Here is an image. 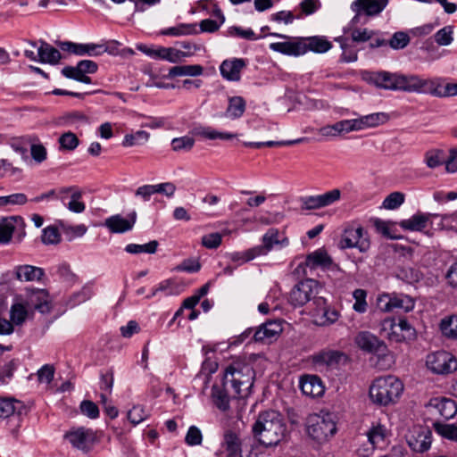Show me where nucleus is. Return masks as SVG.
<instances>
[{"instance_id":"obj_29","label":"nucleus","mask_w":457,"mask_h":457,"mask_svg":"<svg viewBox=\"0 0 457 457\" xmlns=\"http://www.w3.org/2000/svg\"><path fill=\"white\" fill-rule=\"evenodd\" d=\"M191 134L195 137H199L210 140H229L237 137V134L234 133L220 132L211 127L206 126H196L193 128L191 130Z\"/></svg>"},{"instance_id":"obj_35","label":"nucleus","mask_w":457,"mask_h":457,"mask_svg":"<svg viewBox=\"0 0 457 457\" xmlns=\"http://www.w3.org/2000/svg\"><path fill=\"white\" fill-rule=\"evenodd\" d=\"M228 387L214 385L212 388V398L214 405L220 411H226L229 409Z\"/></svg>"},{"instance_id":"obj_11","label":"nucleus","mask_w":457,"mask_h":457,"mask_svg":"<svg viewBox=\"0 0 457 457\" xmlns=\"http://www.w3.org/2000/svg\"><path fill=\"white\" fill-rule=\"evenodd\" d=\"M354 344L362 352L371 354L385 353L386 343L370 331H360L354 337Z\"/></svg>"},{"instance_id":"obj_39","label":"nucleus","mask_w":457,"mask_h":457,"mask_svg":"<svg viewBox=\"0 0 457 457\" xmlns=\"http://www.w3.org/2000/svg\"><path fill=\"white\" fill-rule=\"evenodd\" d=\"M198 30L196 29V24H188V23H180L177 26L162 29L160 34L162 36H172V37H180L187 35H195L197 34Z\"/></svg>"},{"instance_id":"obj_47","label":"nucleus","mask_w":457,"mask_h":457,"mask_svg":"<svg viewBox=\"0 0 457 457\" xmlns=\"http://www.w3.org/2000/svg\"><path fill=\"white\" fill-rule=\"evenodd\" d=\"M434 428L437 434L445 438L457 441V426L454 424L434 423Z\"/></svg>"},{"instance_id":"obj_34","label":"nucleus","mask_w":457,"mask_h":457,"mask_svg":"<svg viewBox=\"0 0 457 457\" xmlns=\"http://www.w3.org/2000/svg\"><path fill=\"white\" fill-rule=\"evenodd\" d=\"M203 72L204 68L199 64L173 66L170 69L167 78L173 79L175 77L183 76L197 77L202 75Z\"/></svg>"},{"instance_id":"obj_52","label":"nucleus","mask_w":457,"mask_h":457,"mask_svg":"<svg viewBox=\"0 0 457 457\" xmlns=\"http://www.w3.org/2000/svg\"><path fill=\"white\" fill-rule=\"evenodd\" d=\"M453 27L445 26L434 35L435 42L438 46H449L453 40Z\"/></svg>"},{"instance_id":"obj_17","label":"nucleus","mask_w":457,"mask_h":457,"mask_svg":"<svg viewBox=\"0 0 457 457\" xmlns=\"http://www.w3.org/2000/svg\"><path fill=\"white\" fill-rule=\"evenodd\" d=\"M282 323L278 320H269L261 325L253 333V338L255 342L271 343L276 340L282 332Z\"/></svg>"},{"instance_id":"obj_7","label":"nucleus","mask_w":457,"mask_h":457,"mask_svg":"<svg viewBox=\"0 0 457 457\" xmlns=\"http://www.w3.org/2000/svg\"><path fill=\"white\" fill-rule=\"evenodd\" d=\"M27 43L33 49H25L24 55L30 61L56 65L62 58L60 51L45 40H39V46L36 41L28 40Z\"/></svg>"},{"instance_id":"obj_25","label":"nucleus","mask_w":457,"mask_h":457,"mask_svg":"<svg viewBox=\"0 0 457 457\" xmlns=\"http://www.w3.org/2000/svg\"><path fill=\"white\" fill-rule=\"evenodd\" d=\"M270 48L287 55H302L306 53V48L301 39L297 41L276 42L270 45Z\"/></svg>"},{"instance_id":"obj_27","label":"nucleus","mask_w":457,"mask_h":457,"mask_svg":"<svg viewBox=\"0 0 457 457\" xmlns=\"http://www.w3.org/2000/svg\"><path fill=\"white\" fill-rule=\"evenodd\" d=\"M29 314H33V310H29L28 305L21 299H18L11 305L10 320L15 326H22L26 322Z\"/></svg>"},{"instance_id":"obj_31","label":"nucleus","mask_w":457,"mask_h":457,"mask_svg":"<svg viewBox=\"0 0 457 457\" xmlns=\"http://www.w3.org/2000/svg\"><path fill=\"white\" fill-rule=\"evenodd\" d=\"M223 452L226 453V457H237L241 453V443L237 435L233 432L224 435L220 453Z\"/></svg>"},{"instance_id":"obj_38","label":"nucleus","mask_w":457,"mask_h":457,"mask_svg":"<svg viewBox=\"0 0 457 457\" xmlns=\"http://www.w3.org/2000/svg\"><path fill=\"white\" fill-rule=\"evenodd\" d=\"M246 103L242 96L228 98V105L226 109V116L235 120L240 118L245 111Z\"/></svg>"},{"instance_id":"obj_37","label":"nucleus","mask_w":457,"mask_h":457,"mask_svg":"<svg viewBox=\"0 0 457 457\" xmlns=\"http://www.w3.org/2000/svg\"><path fill=\"white\" fill-rule=\"evenodd\" d=\"M158 59L164 60L171 63L181 62L187 57L191 56V53H185L174 47L158 46Z\"/></svg>"},{"instance_id":"obj_23","label":"nucleus","mask_w":457,"mask_h":457,"mask_svg":"<svg viewBox=\"0 0 457 457\" xmlns=\"http://www.w3.org/2000/svg\"><path fill=\"white\" fill-rule=\"evenodd\" d=\"M245 66V62L243 59L226 60L222 62L220 67L222 77L230 81H238L240 79V73Z\"/></svg>"},{"instance_id":"obj_22","label":"nucleus","mask_w":457,"mask_h":457,"mask_svg":"<svg viewBox=\"0 0 457 457\" xmlns=\"http://www.w3.org/2000/svg\"><path fill=\"white\" fill-rule=\"evenodd\" d=\"M438 217L439 215L436 213L419 212L411 218L401 220L399 225L405 230L423 231L429 223L433 224L434 219Z\"/></svg>"},{"instance_id":"obj_55","label":"nucleus","mask_w":457,"mask_h":457,"mask_svg":"<svg viewBox=\"0 0 457 457\" xmlns=\"http://www.w3.org/2000/svg\"><path fill=\"white\" fill-rule=\"evenodd\" d=\"M353 296L355 300V303L353 305V309L359 313H364L367 311V293L363 289H355L353 293Z\"/></svg>"},{"instance_id":"obj_4","label":"nucleus","mask_w":457,"mask_h":457,"mask_svg":"<svg viewBox=\"0 0 457 457\" xmlns=\"http://www.w3.org/2000/svg\"><path fill=\"white\" fill-rule=\"evenodd\" d=\"M403 391V384L395 376L376 378L370 386V398L373 403L387 406L396 403Z\"/></svg>"},{"instance_id":"obj_40","label":"nucleus","mask_w":457,"mask_h":457,"mask_svg":"<svg viewBox=\"0 0 457 457\" xmlns=\"http://www.w3.org/2000/svg\"><path fill=\"white\" fill-rule=\"evenodd\" d=\"M17 217H6L0 220V243L7 244L11 241Z\"/></svg>"},{"instance_id":"obj_1","label":"nucleus","mask_w":457,"mask_h":457,"mask_svg":"<svg viewBox=\"0 0 457 457\" xmlns=\"http://www.w3.org/2000/svg\"><path fill=\"white\" fill-rule=\"evenodd\" d=\"M254 437L264 446L278 445L287 435V425L282 415L273 410L261 412L253 426Z\"/></svg>"},{"instance_id":"obj_30","label":"nucleus","mask_w":457,"mask_h":457,"mask_svg":"<svg viewBox=\"0 0 457 457\" xmlns=\"http://www.w3.org/2000/svg\"><path fill=\"white\" fill-rule=\"evenodd\" d=\"M332 259L323 249H319L307 255L304 265L311 270L318 267L329 268L332 265Z\"/></svg>"},{"instance_id":"obj_14","label":"nucleus","mask_w":457,"mask_h":457,"mask_svg":"<svg viewBox=\"0 0 457 457\" xmlns=\"http://www.w3.org/2000/svg\"><path fill=\"white\" fill-rule=\"evenodd\" d=\"M29 310H37L40 313H49L52 309L51 298L46 289L29 288L27 289V297L23 300Z\"/></svg>"},{"instance_id":"obj_8","label":"nucleus","mask_w":457,"mask_h":457,"mask_svg":"<svg viewBox=\"0 0 457 457\" xmlns=\"http://www.w3.org/2000/svg\"><path fill=\"white\" fill-rule=\"evenodd\" d=\"M339 247L341 249L357 248L361 253H366L370 247V242L361 226H347L342 234Z\"/></svg>"},{"instance_id":"obj_9","label":"nucleus","mask_w":457,"mask_h":457,"mask_svg":"<svg viewBox=\"0 0 457 457\" xmlns=\"http://www.w3.org/2000/svg\"><path fill=\"white\" fill-rule=\"evenodd\" d=\"M388 0H354L350 8L354 16L351 22L357 24L361 17H374L378 15L386 7Z\"/></svg>"},{"instance_id":"obj_32","label":"nucleus","mask_w":457,"mask_h":457,"mask_svg":"<svg viewBox=\"0 0 457 457\" xmlns=\"http://www.w3.org/2000/svg\"><path fill=\"white\" fill-rule=\"evenodd\" d=\"M301 41L306 48V53L312 51L314 53L322 54L328 52L332 47L331 42L323 36L309 37L302 38Z\"/></svg>"},{"instance_id":"obj_16","label":"nucleus","mask_w":457,"mask_h":457,"mask_svg":"<svg viewBox=\"0 0 457 457\" xmlns=\"http://www.w3.org/2000/svg\"><path fill=\"white\" fill-rule=\"evenodd\" d=\"M315 306L314 317L318 325L329 326L339 319V312L328 306L324 297L315 299Z\"/></svg>"},{"instance_id":"obj_53","label":"nucleus","mask_w":457,"mask_h":457,"mask_svg":"<svg viewBox=\"0 0 457 457\" xmlns=\"http://www.w3.org/2000/svg\"><path fill=\"white\" fill-rule=\"evenodd\" d=\"M42 242L45 245H56L61 242V235L54 226H48L42 231Z\"/></svg>"},{"instance_id":"obj_56","label":"nucleus","mask_w":457,"mask_h":457,"mask_svg":"<svg viewBox=\"0 0 457 457\" xmlns=\"http://www.w3.org/2000/svg\"><path fill=\"white\" fill-rule=\"evenodd\" d=\"M345 132L343 120L338 121L333 125H328L319 129V134L325 137H332Z\"/></svg>"},{"instance_id":"obj_26","label":"nucleus","mask_w":457,"mask_h":457,"mask_svg":"<svg viewBox=\"0 0 457 457\" xmlns=\"http://www.w3.org/2000/svg\"><path fill=\"white\" fill-rule=\"evenodd\" d=\"M15 277L20 281H39L45 275L42 268L24 264L15 267Z\"/></svg>"},{"instance_id":"obj_6","label":"nucleus","mask_w":457,"mask_h":457,"mask_svg":"<svg viewBox=\"0 0 457 457\" xmlns=\"http://www.w3.org/2000/svg\"><path fill=\"white\" fill-rule=\"evenodd\" d=\"M321 289L317 280L309 278L300 281L291 290L288 301L294 307L303 306L311 301L315 304V299L320 297L319 294Z\"/></svg>"},{"instance_id":"obj_63","label":"nucleus","mask_w":457,"mask_h":457,"mask_svg":"<svg viewBox=\"0 0 457 457\" xmlns=\"http://www.w3.org/2000/svg\"><path fill=\"white\" fill-rule=\"evenodd\" d=\"M410 42L409 36L403 31L395 32L392 38L389 41V46L393 49H403Z\"/></svg>"},{"instance_id":"obj_57","label":"nucleus","mask_w":457,"mask_h":457,"mask_svg":"<svg viewBox=\"0 0 457 457\" xmlns=\"http://www.w3.org/2000/svg\"><path fill=\"white\" fill-rule=\"evenodd\" d=\"M80 412L91 420L97 419L99 417L98 406L90 400H83L79 404Z\"/></svg>"},{"instance_id":"obj_42","label":"nucleus","mask_w":457,"mask_h":457,"mask_svg":"<svg viewBox=\"0 0 457 457\" xmlns=\"http://www.w3.org/2000/svg\"><path fill=\"white\" fill-rule=\"evenodd\" d=\"M442 334L451 339H457V315L445 318L440 322Z\"/></svg>"},{"instance_id":"obj_15","label":"nucleus","mask_w":457,"mask_h":457,"mask_svg":"<svg viewBox=\"0 0 457 457\" xmlns=\"http://www.w3.org/2000/svg\"><path fill=\"white\" fill-rule=\"evenodd\" d=\"M312 362L320 367L336 369L347 361V356L341 351L325 349L312 355Z\"/></svg>"},{"instance_id":"obj_28","label":"nucleus","mask_w":457,"mask_h":457,"mask_svg":"<svg viewBox=\"0 0 457 457\" xmlns=\"http://www.w3.org/2000/svg\"><path fill=\"white\" fill-rule=\"evenodd\" d=\"M70 443L78 449H85L87 444L93 440L94 434L91 429L79 428L70 431L65 436Z\"/></svg>"},{"instance_id":"obj_13","label":"nucleus","mask_w":457,"mask_h":457,"mask_svg":"<svg viewBox=\"0 0 457 457\" xmlns=\"http://www.w3.org/2000/svg\"><path fill=\"white\" fill-rule=\"evenodd\" d=\"M406 441L414 452H426L431 445V431L425 427L414 426L406 435Z\"/></svg>"},{"instance_id":"obj_2","label":"nucleus","mask_w":457,"mask_h":457,"mask_svg":"<svg viewBox=\"0 0 457 457\" xmlns=\"http://www.w3.org/2000/svg\"><path fill=\"white\" fill-rule=\"evenodd\" d=\"M365 79L377 87L386 90L420 93L421 78L418 75H403L379 71L368 72Z\"/></svg>"},{"instance_id":"obj_24","label":"nucleus","mask_w":457,"mask_h":457,"mask_svg":"<svg viewBox=\"0 0 457 457\" xmlns=\"http://www.w3.org/2000/svg\"><path fill=\"white\" fill-rule=\"evenodd\" d=\"M300 388L303 394L312 396L319 397L324 393V386L321 379L315 375H307L301 378Z\"/></svg>"},{"instance_id":"obj_54","label":"nucleus","mask_w":457,"mask_h":457,"mask_svg":"<svg viewBox=\"0 0 457 457\" xmlns=\"http://www.w3.org/2000/svg\"><path fill=\"white\" fill-rule=\"evenodd\" d=\"M195 145V139L188 136L176 137L171 140V148L175 152L190 151Z\"/></svg>"},{"instance_id":"obj_3","label":"nucleus","mask_w":457,"mask_h":457,"mask_svg":"<svg viewBox=\"0 0 457 457\" xmlns=\"http://www.w3.org/2000/svg\"><path fill=\"white\" fill-rule=\"evenodd\" d=\"M253 377L254 371L251 365L236 361L226 368L223 386L233 389L234 397L244 398L250 394Z\"/></svg>"},{"instance_id":"obj_33","label":"nucleus","mask_w":457,"mask_h":457,"mask_svg":"<svg viewBox=\"0 0 457 457\" xmlns=\"http://www.w3.org/2000/svg\"><path fill=\"white\" fill-rule=\"evenodd\" d=\"M22 143L30 144V154L32 159L37 163H41L47 158V151L42 144H37L38 138L36 137L26 136L19 138Z\"/></svg>"},{"instance_id":"obj_5","label":"nucleus","mask_w":457,"mask_h":457,"mask_svg":"<svg viewBox=\"0 0 457 457\" xmlns=\"http://www.w3.org/2000/svg\"><path fill=\"white\" fill-rule=\"evenodd\" d=\"M337 432V425L332 414H312L307 420V433L318 443L329 440Z\"/></svg>"},{"instance_id":"obj_61","label":"nucleus","mask_w":457,"mask_h":457,"mask_svg":"<svg viewBox=\"0 0 457 457\" xmlns=\"http://www.w3.org/2000/svg\"><path fill=\"white\" fill-rule=\"evenodd\" d=\"M16 403L20 404L19 402L12 399H0V420L12 415L17 410Z\"/></svg>"},{"instance_id":"obj_18","label":"nucleus","mask_w":457,"mask_h":457,"mask_svg":"<svg viewBox=\"0 0 457 457\" xmlns=\"http://www.w3.org/2000/svg\"><path fill=\"white\" fill-rule=\"evenodd\" d=\"M387 327L391 329L389 337L397 342L411 339L415 337L414 328L406 320H399L398 323L392 320H385L383 321V328L386 329Z\"/></svg>"},{"instance_id":"obj_48","label":"nucleus","mask_w":457,"mask_h":457,"mask_svg":"<svg viewBox=\"0 0 457 457\" xmlns=\"http://www.w3.org/2000/svg\"><path fill=\"white\" fill-rule=\"evenodd\" d=\"M62 74L68 78L71 79L85 84H90L91 79L84 75L80 70H79L78 64L76 66H66L62 70Z\"/></svg>"},{"instance_id":"obj_60","label":"nucleus","mask_w":457,"mask_h":457,"mask_svg":"<svg viewBox=\"0 0 457 457\" xmlns=\"http://www.w3.org/2000/svg\"><path fill=\"white\" fill-rule=\"evenodd\" d=\"M28 202L27 195L22 193H16L10 195L0 196V206L12 205H23Z\"/></svg>"},{"instance_id":"obj_43","label":"nucleus","mask_w":457,"mask_h":457,"mask_svg":"<svg viewBox=\"0 0 457 457\" xmlns=\"http://www.w3.org/2000/svg\"><path fill=\"white\" fill-rule=\"evenodd\" d=\"M150 134L145 130H137L132 134H127L122 141L125 147L141 145L148 141Z\"/></svg>"},{"instance_id":"obj_44","label":"nucleus","mask_w":457,"mask_h":457,"mask_svg":"<svg viewBox=\"0 0 457 457\" xmlns=\"http://www.w3.org/2000/svg\"><path fill=\"white\" fill-rule=\"evenodd\" d=\"M387 430L384 425L377 424L373 425L367 432L369 442L373 445L377 446L380 443L384 442L386 437Z\"/></svg>"},{"instance_id":"obj_20","label":"nucleus","mask_w":457,"mask_h":457,"mask_svg":"<svg viewBox=\"0 0 457 457\" xmlns=\"http://www.w3.org/2000/svg\"><path fill=\"white\" fill-rule=\"evenodd\" d=\"M136 221L137 212L133 211L128 215L127 219L122 217L120 214H115L105 219L104 226L110 230V232L120 234L131 230Z\"/></svg>"},{"instance_id":"obj_62","label":"nucleus","mask_w":457,"mask_h":457,"mask_svg":"<svg viewBox=\"0 0 457 457\" xmlns=\"http://www.w3.org/2000/svg\"><path fill=\"white\" fill-rule=\"evenodd\" d=\"M228 35L232 37H238L247 40H256L254 31L252 29H243L241 27L233 26L228 29Z\"/></svg>"},{"instance_id":"obj_59","label":"nucleus","mask_w":457,"mask_h":457,"mask_svg":"<svg viewBox=\"0 0 457 457\" xmlns=\"http://www.w3.org/2000/svg\"><path fill=\"white\" fill-rule=\"evenodd\" d=\"M127 416L128 420L133 425H137L140 422L144 421L148 417V413L145 411L143 406L135 405L131 410L129 411Z\"/></svg>"},{"instance_id":"obj_12","label":"nucleus","mask_w":457,"mask_h":457,"mask_svg":"<svg viewBox=\"0 0 457 457\" xmlns=\"http://www.w3.org/2000/svg\"><path fill=\"white\" fill-rule=\"evenodd\" d=\"M419 94H429L436 97H448L457 96V89L454 84L448 83L442 86L441 79H422Z\"/></svg>"},{"instance_id":"obj_36","label":"nucleus","mask_w":457,"mask_h":457,"mask_svg":"<svg viewBox=\"0 0 457 457\" xmlns=\"http://www.w3.org/2000/svg\"><path fill=\"white\" fill-rule=\"evenodd\" d=\"M413 308L414 301L411 297L406 295H395L389 299L384 310L388 312L393 309H400L408 312Z\"/></svg>"},{"instance_id":"obj_58","label":"nucleus","mask_w":457,"mask_h":457,"mask_svg":"<svg viewBox=\"0 0 457 457\" xmlns=\"http://www.w3.org/2000/svg\"><path fill=\"white\" fill-rule=\"evenodd\" d=\"M403 202L404 195L403 193L393 192L385 198L383 207L387 210H394L402 205Z\"/></svg>"},{"instance_id":"obj_21","label":"nucleus","mask_w":457,"mask_h":457,"mask_svg":"<svg viewBox=\"0 0 457 457\" xmlns=\"http://www.w3.org/2000/svg\"><path fill=\"white\" fill-rule=\"evenodd\" d=\"M287 244V239L280 240L279 239V232L277 228H271L268 229V231L262 237V245H256L251 248V257H258L261 255H266L269 252H270L273 247L279 244Z\"/></svg>"},{"instance_id":"obj_10","label":"nucleus","mask_w":457,"mask_h":457,"mask_svg":"<svg viewBox=\"0 0 457 457\" xmlns=\"http://www.w3.org/2000/svg\"><path fill=\"white\" fill-rule=\"evenodd\" d=\"M426 364L428 369L436 374H448L457 369V360L445 351L428 354Z\"/></svg>"},{"instance_id":"obj_50","label":"nucleus","mask_w":457,"mask_h":457,"mask_svg":"<svg viewBox=\"0 0 457 457\" xmlns=\"http://www.w3.org/2000/svg\"><path fill=\"white\" fill-rule=\"evenodd\" d=\"M82 193L79 189L74 191L71 195V198L69 203H64L63 204L68 208L69 211L75 213H81L85 211L86 205L81 201Z\"/></svg>"},{"instance_id":"obj_46","label":"nucleus","mask_w":457,"mask_h":457,"mask_svg":"<svg viewBox=\"0 0 457 457\" xmlns=\"http://www.w3.org/2000/svg\"><path fill=\"white\" fill-rule=\"evenodd\" d=\"M337 42L340 43V46L342 49V54L340 56V61L343 62H353L357 61L358 55L357 51L351 46H349L346 42L345 38L337 37L336 38Z\"/></svg>"},{"instance_id":"obj_19","label":"nucleus","mask_w":457,"mask_h":457,"mask_svg":"<svg viewBox=\"0 0 457 457\" xmlns=\"http://www.w3.org/2000/svg\"><path fill=\"white\" fill-rule=\"evenodd\" d=\"M351 38L355 43L370 41V48H378L386 45V41L381 37V33L378 30H373L368 28L353 29L351 31Z\"/></svg>"},{"instance_id":"obj_41","label":"nucleus","mask_w":457,"mask_h":457,"mask_svg":"<svg viewBox=\"0 0 457 457\" xmlns=\"http://www.w3.org/2000/svg\"><path fill=\"white\" fill-rule=\"evenodd\" d=\"M436 407L440 415L446 420L453 418L457 413V404L455 401L449 398L440 399L436 404Z\"/></svg>"},{"instance_id":"obj_45","label":"nucleus","mask_w":457,"mask_h":457,"mask_svg":"<svg viewBox=\"0 0 457 457\" xmlns=\"http://www.w3.org/2000/svg\"><path fill=\"white\" fill-rule=\"evenodd\" d=\"M158 242L156 240L150 241L147 244L137 245L129 244L125 247V251L131 254H137L141 253H154L158 247Z\"/></svg>"},{"instance_id":"obj_64","label":"nucleus","mask_w":457,"mask_h":457,"mask_svg":"<svg viewBox=\"0 0 457 457\" xmlns=\"http://www.w3.org/2000/svg\"><path fill=\"white\" fill-rule=\"evenodd\" d=\"M159 292H163L166 295H177L179 293V285L172 278L165 279L157 286Z\"/></svg>"},{"instance_id":"obj_51","label":"nucleus","mask_w":457,"mask_h":457,"mask_svg":"<svg viewBox=\"0 0 457 457\" xmlns=\"http://www.w3.org/2000/svg\"><path fill=\"white\" fill-rule=\"evenodd\" d=\"M445 158L441 150H430L425 154V162L428 168L434 169L445 163Z\"/></svg>"},{"instance_id":"obj_49","label":"nucleus","mask_w":457,"mask_h":457,"mask_svg":"<svg viewBox=\"0 0 457 457\" xmlns=\"http://www.w3.org/2000/svg\"><path fill=\"white\" fill-rule=\"evenodd\" d=\"M61 150L73 151L79 144L78 137L71 132H65L58 139Z\"/></svg>"}]
</instances>
